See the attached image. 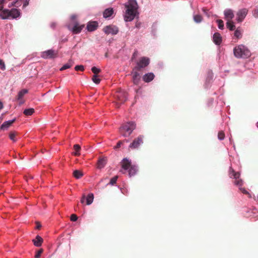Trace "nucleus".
Listing matches in <instances>:
<instances>
[{"mask_svg":"<svg viewBox=\"0 0 258 258\" xmlns=\"http://www.w3.org/2000/svg\"><path fill=\"white\" fill-rule=\"evenodd\" d=\"M23 7L25 8L29 5V0H23Z\"/></svg>","mask_w":258,"mask_h":258,"instance_id":"nucleus-47","label":"nucleus"},{"mask_svg":"<svg viewBox=\"0 0 258 258\" xmlns=\"http://www.w3.org/2000/svg\"><path fill=\"white\" fill-rule=\"evenodd\" d=\"M0 68L2 70H5L6 69V67L4 62L3 60L0 59Z\"/></svg>","mask_w":258,"mask_h":258,"instance_id":"nucleus-44","label":"nucleus"},{"mask_svg":"<svg viewBox=\"0 0 258 258\" xmlns=\"http://www.w3.org/2000/svg\"><path fill=\"white\" fill-rule=\"evenodd\" d=\"M20 15V12L17 9H12L11 10L8 9L4 10L0 13V17L2 19H7L10 18L16 19Z\"/></svg>","mask_w":258,"mask_h":258,"instance_id":"nucleus-4","label":"nucleus"},{"mask_svg":"<svg viewBox=\"0 0 258 258\" xmlns=\"http://www.w3.org/2000/svg\"><path fill=\"white\" fill-rule=\"evenodd\" d=\"M37 226H36V228L37 229H39L40 227H41V224L39 223H37Z\"/></svg>","mask_w":258,"mask_h":258,"instance_id":"nucleus-53","label":"nucleus"},{"mask_svg":"<svg viewBox=\"0 0 258 258\" xmlns=\"http://www.w3.org/2000/svg\"><path fill=\"white\" fill-rule=\"evenodd\" d=\"M155 77V76L152 73H149L144 75L143 79L145 82L148 83L152 81Z\"/></svg>","mask_w":258,"mask_h":258,"instance_id":"nucleus-15","label":"nucleus"},{"mask_svg":"<svg viewBox=\"0 0 258 258\" xmlns=\"http://www.w3.org/2000/svg\"><path fill=\"white\" fill-rule=\"evenodd\" d=\"M34 111H35L34 109L31 108L25 109L24 110L23 113L26 116H30V115H32L33 114V113L34 112Z\"/></svg>","mask_w":258,"mask_h":258,"instance_id":"nucleus-26","label":"nucleus"},{"mask_svg":"<svg viewBox=\"0 0 258 258\" xmlns=\"http://www.w3.org/2000/svg\"><path fill=\"white\" fill-rule=\"evenodd\" d=\"M140 24L139 23V24L137 23L136 25V26L137 28H139L140 27Z\"/></svg>","mask_w":258,"mask_h":258,"instance_id":"nucleus-56","label":"nucleus"},{"mask_svg":"<svg viewBox=\"0 0 258 258\" xmlns=\"http://www.w3.org/2000/svg\"><path fill=\"white\" fill-rule=\"evenodd\" d=\"M233 52L235 56L238 58H245L250 55L249 50L243 45H239L236 46L233 49Z\"/></svg>","mask_w":258,"mask_h":258,"instance_id":"nucleus-3","label":"nucleus"},{"mask_svg":"<svg viewBox=\"0 0 258 258\" xmlns=\"http://www.w3.org/2000/svg\"><path fill=\"white\" fill-rule=\"evenodd\" d=\"M144 136L140 135L135 138L133 142L130 145L129 148L131 149H138L141 145L143 144Z\"/></svg>","mask_w":258,"mask_h":258,"instance_id":"nucleus-8","label":"nucleus"},{"mask_svg":"<svg viewBox=\"0 0 258 258\" xmlns=\"http://www.w3.org/2000/svg\"><path fill=\"white\" fill-rule=\"evenodd\" d=\"M84 25L79 26L78 24H76L73 27L72 29V31L75 34H78L79 33L81 30H82L83 28L84 27Z\"/></svg>","mask_w":258,"mask_h":258,"instance_id":"nucleus-22","label":"nucleus"},{"mask_svg":"<svg viewBox=\"0 0 258 258\" xmlns=\"http://www.w3.org/2000/svg\"><path fill=\"white\" fill-rule=\"evenodd\" d=\"M218 139L220 140H222L225 138V134L223 131H220L218 133Z\"/></svg>","mask_w":258,"mask_h":258,"instance_id":"nucleus-38","label":"nucleus"},{"mask_svg":"<svg viewBox=\"0 0 258 258\" xmlns=\"http://www.w3.org/2000/svg\"><path fill=\"white\" fill-rule=\"evenodd\" d=\"M127 140H123V141H119L116 146L114 147V149H118L119 148H120L121 147V146L125 142H127Z\"/></svg>","mask_w":258,"mask_h":258,"instance_id":"nucleus-36","label":"nucleus"},{"mask_svg":"<svg viewBox=\"0 0 258 258\" xmlns=\"http://www.w3.org/2000/svg\"><path fill=\"white\" fill-rule=\"evenodd\" d=\"M248 13V10L243 8L239 10L237 13V21L238 22H241Z\"/></svg>","mask_w":258,"mask_h":258,"instance_id":"nucleus-11","label":"nucleus"},{"mask_svg":"<svg viewBox=\"0 0 258 258\" xmlns=\"http://www.w3.org/2000/svg\"><path fill=\"white\" fill-rule=\"evenodd\" d=\"M94 199V195L93 194L91 193L89 194L87 198H86V205H91L93 202Z\"/></svg>","mask_w":258,"mask_h":258,"instance_id":"nucleus-23","label":"nucleus"},{"mask_svg":"<svg viewBox=\"0 0 258 258\" xmlns=\"http://www.w3.org/2000/svg\"><path fill=\"white\" fill-rule=\"evenodd\" d=\"M57 56V51L53 49H49L41 53V57L44 59H53Z\"/></svg>","mask_w":258,"mask_h":258,"instance_id":"nucleus-6","label":"nucleus"},{"mask_svg":"<svg viewBox=\"0 0 258 258\" xmlns=\"http://www.w3.org/2000/svg\"><path fill=\"white\" fill-rule=\"evenodd\" d=\"M98 27V23L96 21L90 22L88 23L87 29L88 31H93L97 29Z\"/></svg>","mask_w":258,"mask_h":258,"instance_id":"nucleus-13","label":"nucleus"},{"mask_svg":"<svg viewBox=\"0 0 258 258\" xmlns=\"http://www.w3.org/2000/svg\"><path fill=\"white\" fill-rule=\"evenodd\" d=\"M3 8H4L3 5L0 4V12H1V13L4 10V9H3Z\"/></svg>","mask_w":258,"mask_h":258,"instance_id":"nucleus-52","label":"nucleus"},{"mask_svg":"<svg viewBox=\"0 0 258 258\" xmlns=\"http://www.w3.org/2000/svg\"><path fill=\"white\" fill-rule=\"evenodd\" d=\"M234 36L238 39L242 37V31L239 28H238L234 32Z\"/></svg>","mask_w":258,"mask_h":258,"instance_id":"nucleus-30","label":"nucleus"},{"mask_svg":"<svg viewBox=\"0 0 258 258\" xmlns=\"http://www.w3.org/2000/svg\"><path fill=\"white\" fill-rule=\"evenodd\" d=\"M213 41L217 45H220L222 42V37L218 33H215L213 35Z\"/></svg>","mask_w":258,"mask_h":258,"instance_id":"nucleus-16","label":"nucleus"},{"mask_svg":"<svg viewBox=\"0 0 258 258\" xmlns=\"http://www.w3.org/2000/svg\"><path fill=\"white\" fill-rule=\"evenodd\" d=\"M114 96L117 100L116 104L118 105V107L119 106V104L124 103L127 99V94L121 90L116 92Z\"/></svg>","mask_w":258,"mask_h":258,"instance_id":"nucleus-7","label":"nucleus"},{"mask_svg":"<svg viewBox=\"0 0 258 258\" xmlns=\"http://www.w3.org/2000/svg\"><path fill=\"white\" fill-rule=\"evenodd\" d=\"M240 175L239 172H235L232 167H230L229 170V177L233 178L235 179L234 181V184L239 186H241L243 184L242 180L239 178Z\"/></svg>","mask_w":258,"mask_h":258,"instance_id":"nucleus-5","label":"nucleus"},{"mask_svg":"<svg viewBox=\"0 0 258 258\" xmlns=\"http://www.w3.org/2000/svg\"><path fill=\"white\" fill-rule=\"evenodd\" d=\"M107 163V159L105 158H100L97 162V168L101 169L104 167Z\"/></svg>","mask_w":258,"mask_h":258,"instance_id":"nucleus-18","label":"nucleus"},{"mask_svg":"<svg viewBox=\"0 0 258 258\" xmlns=\"http://www.w3.org/2000/svg\"><path fill=\"white\" fill-rule=\"evenodd\" d=\"M132 166L131 162L130 160L126 158H124L122 160L121 162V166L123 169H129Z\"/></svg>","mask_w":258,"mask_h":258,"instance_id":"nucleus-14","label":"nucleus"},{"mask_svg":"<svg viewBox=\"0 0 258 258\" xmlns=\"http://www.w3.org/2000/svg\"><path fill=\"white\" fill-rule=\"evenodd\" d=\"M92 81L94 83L96 84H98L100 82V79L98 78V76L96 75H94L92 77Z\"/></svg>","mask_w":258,"mask_h":258,"instance_id":"nucleus-34","label":"nucleus"},{"mask_svg":"<svg viewBox=\"0 0 258 258\" xmlns=\"http://www.w3.org/2000/svg\"><path fill=\"white\" fill-rule=\"evenodd\" d=\"M28 90L26 89H23L20 91L18 94L17 99L20 100L23 98L25 94L27 93Z\"/></svg>","mask_w":258,"mask_h":258,"instance_id":"nucleus-29","label":"nucleus"},{"mask_svg":"<svg viewBox=\"0 0 258 258\" xmlns=\"http://www.w3.org/2000/svg\"><path fill=\"white\" fill-rule=\"evenodd\" d=\"M74 149L75 151V152L74 153V155L77 156L80 155V151L81 150L80 146L78 144L75 145L74 146Z\"/></svg>","mask_w":258,"mask_h":258,"instance_id":"nucleus-28","label":"nucleus"},{"mask_svg":"<svg viewBox=\"0 0 258 258\" xmlns=\"http://www.w3.org/2000/svg\"><path fill=\"white\" fill-rule=\"evenodd\" d=\"M12 7H15V1L14 2H13L12 3H11L9 6H8V7L9 8H11Z\"/></svg>","mask_w":258,"mask_h":258,"instance_id":"nucleus-48","label":"nucleus"},{"mask_svg":"<svg viewBox=\"0 0 258 258\" xmlns=\"http://www.w3.org/2000/svg\"><path fill=\"white\" fill-rule=\"evenodd\" d=\"M67 40H68V39H67V38H66V39H63V40H62V41L64 42L67 41Z\"/></svg>","mask_w":258,"mask_h":258,"instance_id":"nucleus-57","label":"nucleus"},{"mask_svg":"<svg viewBox=\"0 0 258 258\" xmlns=\"http://www.w3.org/2000/svg\"><path fill=\"white\" fill-rule=\"evenodd\" d=\"M103 32L106 34H111L112 35H115L118 32V28L114 25H108L104 27L103 29Z\"/></svg>","mask_w":258,"mask_h":258,"instance_id":"nucleus-10","label":"nucleus"},{"mask_svg":"<svg viewBox=\"0 0 258 258\" xmlns=\"http://www.w3.org/2000/svg\"><path fill=\"white\" fill-rule=\"evenodd\" d=\"M73 61L70 60L66 64H64L60 69V71H63L66 69L70 68L73 65Z\"/></svg>","mask_w":258,"mask_h":258,"instance_id":"nucleus-24","label":"nucleus"},{"mask_svg":"<svg viewBox=\"0 0 258 258\" xmlns=\"http://www.w3.org/2000/svg\"><path fill=\"white\" fill-rule=\"evenodd\" d=\"M43 239L39 235H37L35 239L33 240L35 246L39 247L42 245Z\"/></svg>","mask_w":258,"mask_h":258,"instance_id":"nucleus-20","label":"nucleus"},{"mask_svg":"<svg viewBox=\"0 0 258 258\" xmlns=\"http://www.w3.org/2000/svg\"><path fill=\"white\" fill-rule=\"evenodd\" d=\"M133 82L135 85H138L140 80V74L137 72H134L132 73Z\"/></svg>","mask_w":258,"mask_h":258,"instance_id":"nucleus-21","label":"nucleus"},{"mask_svg":"<svg viewBox=\"0 0 258 258\" xmlns=\"http://www.w3.org/2000/svg\"><path fill=\"white\" fill-rule=\"evenodd\" d=\"M76 71H83L84 70V67L82 65L76 66L75 68Z\"/></svg>","mask_w":258,"mask_h":258,"instance_id":"nucleus-41","label":"nucleus"},{"mask_svg":"<svg viewBox=\"0 0 258 258\" xmlns=\"http://www.w3.org/2000/svg\"><path fill=\"white\" fill-rule=\"evenodd\" d=\"M135 128L136 124L134 122H127L123 124L120 127L119 132L122 136L127 137L130 136Z\"/></svg>","mask_w":258,"mask_h":258,"instance_id":"nucleus-2","label":"nucleus"},{"mask_svg":"<svg viewBox=\"0 0 258 258\" xmlns=\"http://www.w3.org/2000/svg\"><path fill=\"white\" fill-rule=\"evenodd\" d=\"M23 0H16L15 1V7H19L21 6Z\"/></svg>","mask_w":258,"mask_h":258,"instance_id":"nucleus-42","label":"nucleus"},{"mask_svg":"<svg viewBox=\"0 0 258 258\" xmlns=\"http://www.w3.org/2000/svg\"><path fill=\"white\" fill-rule=\"evenodd\" d=\"M225 18L227 21H230L234 17V13L232 10L227 9L224 11Z\"/></svg>","mask_w":258,"mask_h":258,"instance_id":"nucleus-12","label":"nucleus"},{"mask_svg":"<svg viewBox=\"0 0 258 258\" xmlns=\"http://www.w3.org/2000/svg\"><path fill=\"white\" fill-rule=\"evenodd\" d=\"M5 0H1L0 1V4L4 5V4L5 3Z\"/></svg>","mask_w":258,"mask_h":258,"instance_id":"nucleus-55","label":"nucleus"},{"mask_svg":"<svg viewBox=\"0 0 258 258\" xmlns=\"http://www.w3.org/2000/svg\"><path fill=\"white\" fill-rule=\"evenodd\" d=\"M43 249L41 248L37 251V253L35 255V258H39L41 253L43 252Z\"/></svg>","mask_w":258,"mask_h":258,"instance_id":"nucleus-43","label":"nucleus"},{"mask_svg":"<svg viewBox=\"0 0 258 258\" xmlns=\"http://www.w3.org/2000/svg\"><path fill=\"white\" fill-rule=\"evenodd\" d=\"M3 107L4 106L3 103L1 101H0V109L3 108Z\"/></svg>","mask_w":258,"mask_h":258,"instance_id":"nucleus-54","label":"nucleus"},{"mask_svg":"<svg viewBox=\"0 0 258 258\" xmlns=\"http://www.w3.org/2000/svg\"><path fill=\"white\" fill-rule=\"evenodd\" d=\"M226 26L230 30H233L235 28V25L231 21H227L226 23Z\"/></svg>","mask_w":258,"mask_h":258,"instance_id":"nucleus-32","label":"nucleus"},{"mask_svg":"<svg viewBox=\"0 0 258 258\" xmlns=\"http://www.w3.org/2000/svg\"><path fill=\"white\" fill-rule=\"evenodd\" d=\"M117 178H118V176H115L114 177H113V178H112L110 179L109 183L111 185L114 184L116 183Z\"/></svg>","mask_w":258,"mask_h":258,"instance_id":"nucleus-39","label":"nucleus"},{"mask_svg":"<svg viewBox=\"0 0 258 258\" xmlns=\"http://www.w3.org/2000/svg\"><path fill=\"white\" fill-rule=\"evenodd\" d=\"M17 135V133L15 131H12L9 134V138L10 139L12 140L13 142H16V136Z\"/></svg>","mask_w":258,"mask_h":258,"instance_id":"nucleus-31","label":"nucleus"},{"mask_svg":"<svg viewBox=\"0 0 258 258\" xmlns=\"http://www.w3.org/2000/svg\"><path fill=\"white\" fill-rule=\"evenodd\" d=\"M126 8L124 16L125 22H130L133 20L137 14L138 4L136 0H128L125 5Z\"/></svg>","mask_w":258,"mask_h":258,"instance_id":"nucleus-1","label":"nucleus"},{"mask_svg":"<svg viewBox=\"0 0 258 258\" xmlns=\"http://www.w3.org/2000/svg\"><path fill=\"white\" fill-rule=\"evenodd\" d=\"M252 15L255 18H258V8H256L253 11Z\"/></svg>","mask_w":258,"mask_h":258,"instance_id":"nucleus-45","label":"nucleus"},{"mask_svg":"<svg viewBox=\"0 0 258 258\" xmlns=\"http://www.w3.org/2000/svg\"><path fill=\"white\" fill-rule=\"evenodd\" d=\"M78 219V217L75 214H72L71 216V220L72 221H76Z\"/></svg>","mask_w":258,"mask_h":258,"instance_id":"nucleus-46","label":"nucleus"},{"mask_svg":"<svg viewBox=\"0 0 258 258\" xmlns=\"http://www.w3.org/2000/svg\"><path fill=\"white\" fill-rule=\"evenodd\" d=\"M150 62V59L146 57H142L140 58V60L138 62L137 66L135 69L140 70L142 68L147 67Z\"/></svg>","mask_w":258,"mask_h":258,"instance_id":"nucleus-9","label":"nucleus"},{"mask_svg":"<svg viewBox=\"0 0 258 258\" xmlns=\"http://www.w3.org/2000/svg\"><path fill=\"white\" fill-rule=\"evenodd\" d=\"M86 200V197L85 196H83L81 200V203H84L85 202V200Z\"/></svg>","mask_w":258,"mask_h":258,"instance_id":"nucleus-49","label":"nucleus"},{"mask_svg":"<svg viewBox=\"0 0 258 258\" xmlns=\"http://www.w3.org/2000/svg\"><path fill=\"white\" fill-rule=\"evenodd\" d=\"M3 8H4L3 5L0 4V12H1V13L4 10V9H3Z\"/></svg>","mask_w":258,"mask_h":258,"instance_id":"nucleus-51","label":"nucleus"},{"mask_svg":"<svg viewBox=\"0 0 258 258\" xmlns=\"http://www.w3.org/2000/svg\"><path fill=\"white\" fill-rule=\"evenodd\" d=\"M114 11L112 8H108L104 10L103 12V17L105 18H108L111 17L113 14Z\"/></svg>","mask_w":258,"mask_h":258,"instance_id":"nucleus-19","label":"nucleus"},{"mask_svg":"<svg viewBox=\"0 0 258 258\" xmlns=\"http://www.w3.org/2000/svg\"><path fill=\"white\" fill-rule=\"evenodd\" d=\"M137 171V167L135 166H132L128 170V174L130 176L134 175Z\"/></svg>","mask_w":258,"mask_h":258,"instance_id":"nucleus-27","label":"nucleus"},{"mask_svg":"<svg viewBox=\"0 0 258 258\" xmlns=\"http://www.w3.org/2000/svg\"><path fill=\"white\" fill-rule=\"evenodd\" d=\"M217 22L218 24V27L220 29H223L224 28V23L222 20H217Z\"/></svg>","mask_w":258,"mask_h":258,"instance_id":"nucleus-37","label":"nucleus"},{"mask_svg":"<svg viewBox=\"0 0 258 258\" xmlns=\"http://www.w3.org/2000/svg\"><path fill=\"white\" fill-rule=\"evenodd\" d=\"M16 120V119L5 121L1 125L0 129L5 130L10 127Z\"/></svg>","mask_w":258,"mask_h":258,"instance_id":"nucleus-17","label":"nucleus"},{"mask_svg":"<svg viewBox=\"0 0 258 258\" xmlns=\"http://www.w3.org/2000/svg\"><path fill=\"white\" fill-rule=\"evenodd\" d=\"M194 20L196 23H200L203 20V18L200 15H196L194 16Z\"/></svg>","mask_w":258,"mask_h":258,"instance_id":"nucleus-33","label":"nucleus"},{"mask_svg":"<svg viewBox=\"0 0 258 258\" xmlns=\"http://www.w3.org/2000/svg\"><path fill=\"white\" fill-rule=\"evenodd\" d=\"M73 175L76 178L79 179L83 176V174L81 171L76 170L73 172Z\"/></svg>","mask_w":258,"mask_h":258,"instance_id":"nucleus-25","label":"nucleus"},{"mask_svg":"<svg viewBox=\"0 0 258 258\" xmlns=\"http://www.w3.org/2000/svg\"><path fill=\"white\" fill-rule=\"evenodd\" d=\"M239 189L243 194L248 195L249 198L251 197L250 194L245 188L239 187Z\"/></svg>","mask_w":258,"mask_h":258,"instance_id":"nucleus-40","label":"nucleus"},{"mask_svg":"<svg viewBox=\"0 0 258 258\" xmlns=\"http://www.w3.org/2000/svg\"><path fill=\"white\" fill-rule=\"evenodd\" d=\"M92 72L94 74V75H97L98 74L101 72V70L96 68V67H93L91 69Z\"/></svg>","mask_w":258,"mask_h":258,"instance_id":"nucleus-35","label":"nucleus"},{"mask_svg":"<svg viewBox=\"0 0 258 258\" xmlns=\"http://www.w3.org/2000/svg\"><path fill=\"white\" fill-rule=\"evenodd\" d=\"M137 53H138V51H135L134 52V53H133V56H132V59L135 58L137 55Z\"/></svg>","mask_w":258,"mask_h":258,"instance_id":"nucleus-50","label":"nucleus"}]
</instances>
